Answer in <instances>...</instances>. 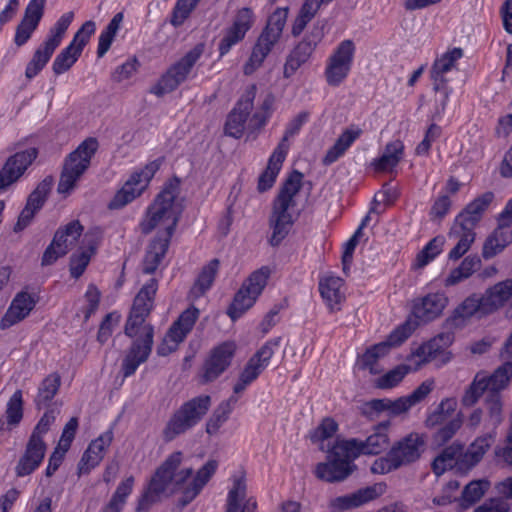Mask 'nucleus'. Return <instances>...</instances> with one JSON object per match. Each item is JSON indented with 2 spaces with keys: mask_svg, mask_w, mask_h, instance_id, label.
Instances as JSON below:
<instances>
[{
  "mask_svg": "<svg viewBox=\"0 0 512 512\" xmlns=\"http://www.w3.org/2000/svg\"><path fill=\"white\" fill-rule=\"evenodd\" d=\"M184 455L181 451L171 453L156 469L147 488L138 500L136 512L147 511L153 504L175 493H180L177 505L180 508L190 504L216 473L219 463L209 459L195 475L192 467L181 468Z\"/></svg>",
  "mask_w": 512,
  "mask_h": 512,
  "instance_id": "obj_1",
  "label": "nucleus"
},
{
  "mask_svg": "<svg viewBox=\"0 0 512 512\" xmlns=\"http://www.w3.org/2000/svg\"><path fill=\"white\" fill-rule=\"evenodd\" d=\"M302 178V173L293 171L273 200L269 216V227L272 230L269 242L272 246H278L286 238L300 215L295 197L302 187Z\"/></svg>",
  "mask_w": 512,
  "mask_h": 512,
  "instance_id": "obj_2",
  "label": "nucleus"
},
{
  "mask_svg": "<svg viewBox=\"0 0 512 512\" xmlns=\"http://www.w3.org/2000/svg\"><path fill=\"white\" fill-rule=\"evenodd\" d=\"M179 194L180 180L177 177L168 180L149 206L146 218L140 223L144 234H149L156 227H162L164 232L160 236L172 237L183 210Z\"/></svg>",
  "mask_w": 512,
  "mask_h": 512,
  "instance_id": "obj_3",
  "label": "nucleus"
},
{
  "mask_svg": "<svg viewBox=\"0 0 512 512\" xmlns=\"http://www.w3.org/2000/svg\"><path fill=\"white\" fill-rule=\"evenodd\" d=\"M211 407L209 395H199L184 402L175 410L162 430L165 442H171L195 427Z\"/></svg>",
  "mask_w": 512,
  "mask_h": 512,
  "instance_id": "obj_4",
  "label": "nucleus"
},
{
  "mask_svg": "<svg viewBox=\"0 0 512 512\" xmlns=\"http://www.w3.org/2000/svg\"><path fill=\"white\" fill-rule=\"evenodd\" d=\"M287 14V9L278 8L268 18L266 27L259 35L255 45L252 48L249 59L243 66V72L245 75L253 74L262 66L265 58L271 52L272 48L282 35V31L287 19Z\"/></svg>",
  "mask_w": 512,
  "mask_h": 512,
  "instance_id": "obj_5",
  "label": "nucleus"
},
{
  "mask_svg": "<svg viewBox=\"0 0 512 512\" xmlns=\"http://www.w3.org/2000/svg\"><path fill=\"white\" fill-rule=\"evenodd\" d=\"M351 444L353 443L346 440H337L328 450L327 462L316 465V477L333 483L343 481L351 475L356 468L353 461L357 458L350 448Z\"/></svg>",
  "mask_w": 512,
  "mask_h": 512,
  "instance_id": "obj_6",
  "label": "nucleus"
},
{
  "mask_svg": "<svg viewBox=\"0 0 512 512\" xmlns=\"http://www.w3.org/2000/svg\"><path fill=\"white\" fill-rule=\"evenodd\" d=\"M157 289V281L150 279L137 293L125 324L124 332L128 337L138 336L137 339L146 340L148 328L152 330V338L154 337L153 326L146 323V318L153 309Z\"/></svg>",
  "mask_w": 512,
  "mask_h": 512,
  "instance_id": "obj_7",
  "label": "nucleus"
},
{
  "mask_svg": "<svg viewBox=\"0 0 512 512\" xmlns=\"http://www.w3.org/2000/svg\"><path fill=\"white\" fill-rule=\"evenodd\" d=\"M97 149V139L89 137L66 157L57 187L60 194H67L75 187L77 181L89 168Z\"/></svg>",
  "mask_w": 512,
  "mask_h": 512,
  "instance_id": "obj_8",
  "label": "nucleus"
},
{
  "mask_svg": "<svg viewBox=\"0 0 512 512\" xmlns=\"http://www.w3.org/2000/svg\"><path fill=\"white\" fill-rule=\"evenodd\" d=\"M203 51L204 47L202 44H198L188 51L167 69L157 84L151 88L150 92L156 96H163L164 94L176 90L188 79L194 65L203 54Z\"/></svg>",
  "mask_w": 512,
  "mask_h": 512,
  "instance_id": "obj_9",
  "label": "nucleus"
},
{
  "mask_svg": "<svg viewBox=\"0 0 512 512\" xmlns=\"http://www.w3.org/2000/svg\"><path fill=\"white\" fill-rule=\"evenodd\" d=\"M416 328L417 323L407 319L390 333L387 341L375 344L365 351L360 360V367L369 370L371 374L380 373L382 369L378 366L379 359L386 356L391 347L398 346L408 339Z\"/></svg>",
  "mask_w": 512,
  "mask_h": 512,
  "instance_id": "obj_10",
  "label": "nucleus"
},
{
  "mask_svg": "<svg viewBox=\"0 0 512 512\" xmlns=\"http://www.w3.org/2000/svg\"><path fill=\"white\" fill-rule=\"evenodd\" d=\"M269 275L270 270L267 267H262L254 271L243 283L227 312L233 321L253 306L265 288Z\"/></svg>",
  "mask_w": 512,
  "mask_h": 512,
  "instance_id": "obj_11",
  "label": "nucleus"
},
{
  "mask_svg": "<svg viewBox=\"0 0 512 512\" xmlns=\"http://www.w3.org/2000/svg\"><path fill=\"white\" fill-rule=\"evenodd\" d=\"M355 44L352 40H343L328 57L325 67V79L328 85L337 87L349 75L355 54Z\"/></svg>",
  "mask_w": 512,
  "mask_h": 512,
  "instance_id": "obj_12",
  "label": "nucleus"
},
{
  "mask_svg": "<svg viewBox=\"0 0 512 512\" xmlns=\"http://www.w3.org/2000/svg\"><path fill=\"white\" fill-rule=\"evenodd\" d=\"M160 168L158 161L148 163L140 171L134 172L108 204L110 209H120L140 196Z\"/></svg>",
  "mask_w": 512,
  "mask_h": 512,
  "instance_id": "obj_13",
  "label": "nucleus"
},
{
  "mask_svg": "<svg viewBox=\"0 0 512 512\" xmlns=\"http://www.w3.org/2000/svg\"><path fill=\"white\" fill-rule=\"evenodd\" d=\"M480 220L477 215L466 214V208L456 217L448 234L449 239L456 241L448 254L450 260L460 259L470 249L475 240L474 229Z\"/></svg>",
  "mask_w": 512,
  "mask_h": 512,
  "instance_id": "obj_14",
  "label": "nucleus"
},
{
  "mask_svg": "<svg viewBox=\"0 0 512 512\" xmlns=\"http://www.w3.org/2000/svg\"><path fill=\"white\" fill-rule=\"evenodd\" d=\"M235 351L236 344L233 341H225L212 348L199 373L200 383H211L222 375L231 365Z\"/></svg>",
  "mask_w": 512,
  "mask_h": 512,
  "instance_id": "obj_15",
  "label": "nucleus"
},
{
  "mask_svg": "<svg viewBox=\"0 0 512 512\" xmlns=\"http://www.w3.org/2000/svg\"><path fill=\"white\" fill-rule=\"evenodd\" d=\"M199 314L200 311L195 306H190L184 310L169 328L162 343L158 346V355L167 356L174 352L193 329Z\"/></svg>",
  "mask_w": 512,
  "mask_h": 512,
  "instance_id": "obj_16",
  "label": "nucleus"
},
{
  "mask_svg": "<svg viewBox=\"0 0 512 512\" xmlns=\"http://www.w3.org/2000/svg\"><path fill=\"white\" fill-rule=\"evenodd\" d=\"M255 19V14L249 7H243L236 11L231 26L225 30L224 36L219 42L220 56L226 55L233 46L245 38L246 33L253 27Z\"/></svg>",
  "mask_w": 512,
  "mask_h": 512,
  "instance_id": "obj_17",
  "label": "nucleus"
},
{
  "mask_svg": "<svg viewBox=\"0 0 512 512\" xmlns=\"http://www.w3.org/2000/svg\"><path fill=\"white\" fill-rule=\"evenodd\" d=\"M255 96L256 86L251 85L228 114L224 126L225 135L235 139H239L243 135L248 116L253 109Z\"/></svg>",
  "mask_w": 512,
  "mask_h": 512,
  "instance_id": "obj_18",
  "label": "nucleus"
},
{
  "mask_svg": "<svg viewBox=\"0 0 512 512\" xmlns=\"http://www.w3.org/2000/svg\"><path fill=\"white\" fill-rule=\"evenodd\" d=\"M38 156V150L30 147L11 155L0 169V192L16 183Z\"/></svg>",
  "mask_w": 512,
  "mask_h": 512,
  "instance_id": "obj_19",
  "label": "nucleus"
},
{
  "mask_svg": "<svg viewBox=\"0 0 512 512\" xmlns=\"http://www.w3.org/2000/svg\"><path fill=\"white\" fill-rule=\"evenodd\" d=\"M425 448V437L422 434L412 432L395 442L389 451L401 468L418 461Z\"/></svg>",
  "mask_w": 512,
  "mask_h": 512,
  "instance_id": "obj_20",
  "label": "nucleus"
},
{
  "mask_svg": "<svg viewBox=\"0 0 512 512\" xmlns=\"http://www.w3.org/2000/svg\"><path fill=\"white\" fill-rule=\"evenodd\" d=\"M152 330L148 328L146 340L135 339L126 350L121 362V373L124 378L132 376L138 367L145 363L153 347Z\"/></svg>",
  "mask_w": 512,
  "mask_h": 512,
  "instance_id": "obj_21",
  "label": "nucleus"
},
{
  "mask_svg": "<svg viewBox=\"0 0 512 512\" xmlns=\"http://www.w3.org/2000/svg\"><path fill=\"white\" fill-rule=\"evenodd\" d=\"M45 0H31L24 12V16L17 25L14 36V43L17 47L25 45L37 29L43 14Z\"/></svg>",
  "mask_w": 512,
  "mask_h": 512,
  "instance_id": "obj_22",
  "label": "nucleus"
},
{
  "mask_svg": "<svg viewBox=\"0 0 512 512\" xmlns=\"http://www.w3.org/2000/svg\"><path fill=\"white\" fill-rule=\"evenodd\" d=\"M511 220L512 213H506L505 208L500 215L498 227L484 242L482 256L485 259L494 257L512 242Z\"/></svg>",
  "mask_w": 512,
  "mask_h": 512,
  "instance_id": "obj_23",
  "label": "nucleus"
},
{
  "mask_svg": "<svg viewBox=\"0 0 512 512\" xmlns=\"http://www.w3.org/2000/svg\"><path fill=\"white\" fill-rule=\"evenodd\" d=\"M38 295L28 291L18 292L0 321L1 329H7L24 320L38 302Z\"/></svg>",
  "mask_w": 512,
  "mask_h": 512,
  "instance_id": "obj_24",
  "label": "nucleus"
},
{
  "mask_svg": "<svg viewBox=\"0 0 512 512\" xmlns=\"http://www.w3.org/2000/svg\"><path fill=\"white\" fill-rule=\"evenodd\" d=\"M484 314L492 313L509 303L506 309V317L512 319V279L498 282L488 288L482 295Z\"/></svg>",
  "mask_w": 512,
  "mask_h": 512,
  "instance_id": "obj_25",
  "label": "nucleus"
},
{
  "mask_svg": "<svg viewBox=\"0 0 512 512\" xmlns=\"http://www.w3.org/2000/svg\"><path fill=\"white\" fill-rule=\"evenodd\" d=\"M46 448L43 439H36L35 436H30L25 451L15 467L16 475L24 477L35 471L44 459Z\"/></svg>",
  "mask_w": 512,
  "mask_h": 512,
  "instance_id": "obj_26",
  "label": "nucleus"
},
{
  "mask_svg": "<svg viewBox=\"0 0 512 512\" xmlns=\"http://www.w3.org/2000/svg\"><path fill=\"white\" fill-rule=\"evenodd\" d=\"M387 429L388 423L380 424L376 427L375 432L368 436L366 440L362 441L352 438L346 441L353 443L350 448L355 453L356 457L361 454L377 455L386 450L389 445Z\"/></svg>",
  "mask_w": 512,
  "mask_h": 512,
  "instance_id": "obj_27",
  "label": "nucleus"
},
{
  "mask_svg": "<svg viewBox=\"0 0 512 512\" xmlns=\"http://www.w3.org/2000/svg\"><path fill=\"white\" fill-rule=\"evenodd\" d=\"M112 440L113 432L106 431L89 444L78 464L79 475L88 474L99 465L104 457V451L111 445Z\"/></svg>",
  "mask_w": 512,
  "mask_h": 512,
  "instance_id": "obj_28",
  "label": "nucleus"
},
{
  "mask_svg": "<svg viewBox=\"0 0 512 512\" xmlns=\"http://www.w3.org/2000/svg\"><path fill=\"white\" fill-rule=\"evenodd\" d=\"M448 299L440 293L428 294L414 304L413 315L408 317L417 323L428 322L439 317L446 307Z\"/></svg>",
  "mask_w": 512,
  "mask_h": 512,
  "instance_id": "obj_29",
  "label": "nucleus"
},
{
  "mask_svg": "<svg viewBox=\"0 0 512 512\" xmlns=\"http://www.w3.org/2000/svg\"><path fill=\"white\" fill-rule=\"evenodd\" d=\"M247 483L245 477L233 478V486L228 492L226 512H256L257 502L253 497L246 498Z\"/></svg>",
  "mask_w": 512,
  "mask_h": 512,
  "instance_id": "obj_30",
  "label": "nucleus"
},
{
  "mask_svg": "<svg viewBox=\"0 0 512 512\" xmlns=\"http://www.w3.org/2000/svg\"><path fill=\"white\" fill-rule=\"evenodd\" d=\"M495 440L496 431L494 430L478 436L462 455V459L460 460L462 471H469L475 467L483 459Z\"/></svg>",
  "mask_w": 512,
  "mask_h": 512,
  "instance_id": "obj_31",
  "label": "nucleus"
},
{
  "mask_svg": "<svg viewBox=\"0 0 512 512\" xmlns=\"http://www.w3.org/2000/svg\"><path fill=\"white\" fill-rule=\"evenodd\" d=\"M463 454V445L460 443H453L452 445L444 448L432 463L434 473L439 476L446 470L452 468H455L461 473H465L466 471H462L460 465V460L462 459Z\"/></svg>",
  "mask_w": 512,
  "mask_h": 512,
  "instance_id": "obj_32",
  "label": "nucleus"
},
{
  "mask_svg": "<svg viewBox=\"0 0 512 512\" xmlns=\"http://www.w3.org/2000/svg\"><path fill=\"white\" fill-rule=\"evenodd\" d=\"M342 286L343 280L335 276L324 277L319 282L320 294L331 312L340 310V304L344 300Z\"/></svg>",
  "mask_w": 512,
  "mask_h": 512,
  "instance_id": "obj_33",
  "label": "nucleus"
},
{
  "mask_svg": "<svg viewBox=\"0 0 512 512\" xmlns=\"http://www.w3.org/2000/svg\"><path fill=\"white\" fill-rule=\"evenodd\" d=\"M362 132V129L355 125H351L344 130L335 144L327 151L323 159L324 164L330 165L337 161L352 143L361 136Z\"/></svg>",
  "mask_w": 512,
  "mask_h": 512,
  "instance_id": "obj_34",
  "label": "nucleus"
},
{
  "mask_svg": "<svg viewBox=\"0 0 512 512\" xmlns=\"http://www.w3.org/2000/svg\"><path fill=\"white\" fill-rule=\"evenodd\" d=\"M378 496L376 487H367L353 494L340 496L333 499L330 507L334 510L344 511L351 508L359 507Z\"/></svg>",
  "mask_w": 512,
  "mask_h": 512,
  "instance_id": "obj_35",
  "label": "nucleus"
},
{
  "mask_svg": "<svg viewBox=\"0 0 512 512\" xmlns=\"http://www.w3.org/2000/svg\"><path fill=\"white\" fill-rule=\"evenodd\" d=\"M170 239L169 237L158 235L150 243L143 261V272L145 274H152L156 271L167 252Z\"/></svg>",
  "mask_w": 512,
  "mask_h": 512,
  "instance_id": "obj_36",
  "label": "nucleus"
},
{
  "mask_svg": "<svg viewBox=\"0 0 512 512\" xmlns=\"http://www.w3.org/2000/svg\"><path fill=\"white\" fill-rule=\"evenodd\" d=\"M316 46L310 39H303L289 54L285 66L284 75L291 76L296 70L308 61Z\"/></svg>",
  "mask_w": 512,
  "mask_h": 512,
  "instance_id": "obj_37",
  "label": "nucleus"
},
{
  "mask_svg": "<svg viewBox=\"0 0 512 512\" xmlns=\"http://www.w3.org/2000/svg\"><path fill=\"white\" fill-rule=\"evenodd\" d=\"M482 296L472 295L466 298L453 312V315L448 319L451 326L459 327L463 325L464 321L475 313L480 312L484 314V307L482 305Z\"/></svg>",
  "mask_w": 512,
  "mask_h": 512,
  "instance_id": "obj_38",
  "label": "nucleus"
},
{
  "mask_svg": "<svg viewBox=\"0 0 512 512\" xmlns=\"http://www.w3.org/2000/svg\"><path fill=\"white\" fill-rule=\"evenodd\" d=\"M237 402L238 396L231 395L216 407L206 423V432L209 435H214L218 432L220 427L228 420Z\"/></svg>",
  "mask_w": 512,
  "mask_h": 512,
  "instance_id": "obj_39",
  "label": "nucleus"
},
{
  "mask_svg": "<svg viewBox=\"0 0 512 512\" xmlns=\"http://www.w3.org/2000/svg\"><path fill=\"white\" fill-rule=\"evenodd\" d=\"M481 267V259L477 255H469L461 264L453 269L445 279V286L456 285L473 275Z\"/></svg>",
  "mask_w": 512,
  "mask_h": 512,
  "instance_id": "obj_40",
  "label": "nucleus"
},
{
  "mask_svg": "<svg viewBox=\"0 0 512 512\" xmlns=\"http://www.w3.org/2000/svg\"><path fill=\"white\" fill-rule=\"evenodd\" d=\"M218 268H219V260L218 259H212L207 265H205L193 287L191 288V296L193 298H199L201 296H203L212 286L213 282H214V279L216 277V274L218 272Z\"/></svg>",
  "mask_w": 512,
  "mask_h": 512,
  "instance_id": "obj_41",
  "label": "nucleus"
},
{
  "mask_svg": "<svg viewBox=\"0 0 512 512\" xmlns=\"http://www.w3.org/2000/svg\"><path fill=\"white\" fill-rule=\"evenodd\" d=\"M285 158V154L277 150L273 151L272 155L268 160L266 169L263 171V173L259 176L258 179L257 188L260 192H265L273 186Z\"/></svg>",
  "mask_w": 512,
  "mask_h": 512,
  "instance_id": "obj_42",
  "label": "nucleus"
},
{
  "mask_svg": "<svg viewBox=\"0 0 512 512\" xmlns=\"http://www.w3.org/2000/svg\"><path fill=\"white\" fill-rule=\"evenodd\" d=\"M134 477L129 476L119 483L109 502L100 512H121L126 504L128 496L132 493Z\"/></svg>",
  "mask_w": 512,
  "mask_h": 512,
  "instance_id": "obj_43",
  "label": "nucleus"
},
{
  "mask_svg": "<svg viewBox=\"0 0 512 512\" xmlns=\"http://www.w3.org/2000/svg\"><path fill=\"white\" fill-rule=\"evenodd\" d=\"M61 385V377L58 373H51L45 377L39 388L35 398V405L38 409H41L48 405V403L57 394Z\"/></svg>",
  "mask_w": 512,
  "mask_h": 512,
  "instance_id": "obj_44",
  "label": "nucleus"
},
{
  "mask_svg": "<svg viewBox=\"0 0 512 512\" xmlns=\"http://www.w3.org/2000/svg\"><path fill=\"white\" fill-rule=\"evenodd\" d=\"M56 48V46L45 40L43 44L36 49L32 59L27 64L25 70L26 77L29 79L35 77L49 62Z\"/></svg>",
  "mask_w": 512,
  "mask_h": 512,
  "instance_id": "obj_45",
  "label": "nucleus"
},
{
  "mask_svg": "<svg viewBox=\"0 0 512 512\" xmlns=\"http://www.w3.org/2000/svg\"><path fill=\"white\" fill-rule=\"evenodd\" d=\"M404 145L401 141L396 140L385 146L382 156L374 161L377 171H388L394 168L401 160Z\"/></svg>",
  "mask_w": 512,
  "mask_h": 512,
  "instance_id": "obj_46",
  "label": "nucleus"
},
{
  "mask_svg": "<svg viewBox=\"0 0 512 512\" xmlns=\"http://www.w3.org/2000/svg\"><path fill=\"white\" fill-rule=\"evenodd\" d=\"M490 483L487 480H474L468 483L458 499L462 508H468L479 501L488 490Z\"/></svg>",
  "mask_w": 512,
  "mask_h": 512,
  "instance_id": "obj_47",
  "label": "nucleus"
},
{
  "mask_svg": "<svg viewBox=\"0 0 512 512\" xmlns=\"http://www.w3.org/2000/svg\"><path fill=\"white\" fill-rule=\"evenodd\" d=\"M83 230L84 227L78 220H73L65 226L58 228L54 234V237H57L59 234L61 235L57 244L58 248L61 249L65 246V253H68L81 236Z\"/></svg>",
  "mask_w": 512,
  "mask_h": 512,
  "instance_id": "obj_48",
  "label": "nucleus"
},
{
  "mask_svg": "<svg viewBox=\"0 0 512 512\" xmlns=\"http://www.w3.org/2000/svg\"><path fill=\"white\" fill-rule=\"evenodd\" d=\"M489 383L487 382V375L485 372H479L475 375L472 383L466 389L463 397H462V405L471 407L473 406L479 398L483 395L485 391L489 392Z\"/></svg>",
  "mask_w": 512,
  "mask_h": 512,
  "instance_id": "obj_49",
  "label": "nucleus"
},
{
  "mask_svg": "<svg viewBox=\"0 0 512 512\" xmlns=\"http://www.w3.org/2000/svg\"><path fill=\"white\" fill-rule=\"evenodd\" d=\"M124 15L122 12H119L113 16L111 21L108 23L105 30H103L99 36V43L97 48V56L99 58L103 57L105 53L109 50L120 26L123 21Z\"/></svg>",
  "mask_w": 512,
  "mask_h": 512,
  "instance_id": "obj_50",
  "label": "nucleus"
},
{
  "mask_svg": "<svg viewBox=\"0 0 512 512\" xmlns=\"http://www.w3.org/2000/svg\"><path fill=\"white\" fill-rule=\"evenodd\" d=\"M82 51L74 44L70 43L54 59L52 70L54 74L60 75L68 71L78 60Z\"/></svg>",
  "mask_w": 512,
  "mask_h": 512,
  "instance_id": "obj_51",
  "label": "nucleus"
},
{
  "mask_svg": "<svg viewBox=\"0 0 512 512\" xmlns=\"http://www.w3.org/2000/svg\"><path fill=\"white\" fill-rule=\"evenodd\" d=\"M512 378V362L505 361L499 366L493 374L487 376V382L489 383V393H498L505 389Z\"/></svg>",
  "mask_w": 512,
  "mask_h": 512,
  "instance_id": "obj_52",
  "label": "nucleus"
},
{
  "mask_svg": "<svg viewBox=\"0 0 512 512\" xmlns=\"http://www.w3.org/2000/svg\"><path fill=\"white\" fill-rule=\"evenodd\" d=\"M309 112L302 111L293 117L286 126L284 135L275 150L287 155L289 150L288 140L299 133L302 126L308 121Z\"/></svg>",
  "mask_w": 512,
  "mask_h": 512,
  "instance_id": "obj_53",
  "label": "nucleus"
},
{
  "mask_svg": "<svg viewBox=\"0 0 512 512\" xmlns=\"http://www.w3.org/2000/svg\"><path fill=\"white\" fill-rule=\"evenodd\" d=\"M97 243L95 241L87 242V250L73 254L70 258V273L74 278H79L85 271L90 262L91 256L95 253Z\"/></svg>",
  "mask_w": 512,
  "mask_h": 512,
  "instance_id": "obj_54",
  "label": "nucleus"
},
{
  "mask_svg": "<svg viewBox=\"0 0 512 512\" xmlns=\"http://www.w3.org/2000/svg\"><path fill=\"white\" fill-rule=\"evenodd\" d=\"M456 402L453 399H443L437 406L435 411L428 415L425 424L429 428L444 425L448 420V416L454 412Z\"/></svg>",
  "mask_w": 512,
  "mask_h": 512,
  "instance_id": "obj_55",
  "label": "nucleus"
},
{
  "mask_svg": "<svg viewBox=\"0 0 512 512\" xmlns=\"http://www.w3.org/2000/svg\"><path fill=\"white\" fill-rule=\"evenodd\" d=\"M264 369L258 365L254 360L249 359L243 371L240 373L237 383L233 387L232 395H239L247 386L255 381Z\"/></svg>",
  "mask_w": 512,
  "mask_h": 512,
  "instance_id": "obj_56",
  "label": "nucleus"
},
{
  "mask_svg": "<svg viewBox=\"0 0 512 512\" xmlns=\"http://www.w3.org/2000/svg\"><path fill=\"white\" fill-rule=\"evenodd\" d=\"M53 180L51 177H47L42 180L37 187L29 194L26 205L39 211L47 200V197L51 191Z\"/></svg>",
  "mask_w": 512,
  "mask_h": 512,
  "instance_id": "obj_57",
  "label": "nucleus"
},
{
  "mask_svg": "<svg viewBox=\"0 0 512 512\" xmlns=\"http://www.w3.org/2000/svg\"><path fill=\"white\" fill-rule=\"evenodd\" d=\"M444 237L437 236L430 240L428 244L418 253L415 266L422 268L432 261L440 252L444 245Z\"/></svg>",
  "mask_w": 512,
  "mask_h": 512,
  "instance_id": "obj_58",
  "label": "nucleus"
},
{
  "mask_svg": "<svg viewBox=\"0 0 512 512\" xmlns=\"http://www.w3.org/2000/svg\"><path fill=\"white\" fill-rule=\"evenodd\" d=\"M74 18V13L72 11L63 14L54 26L50 29L49 35L46 39L50 44L58 47L69 27L72 20Z\"/></svg>",
  "mask_w": 512,
  "mask_h": 512,
  "instance_id": "obj_59",
  "label": "nucleus"
},
{
  "mask_svg": "<svg viewBox=\"0 0 512 512\" xmlns=\"http://www.w3.org/2000/svg\"><path fill=\"white\" fill-rule=\"evenodd\" d=\"M410 367L407 365H399L388 371L376 380V386L380 389H389L398 385L403 378L409 373Z\"/></svg>",
  "mask_w": 512,
  "mask_h": 512,
  "instance_id": "obj_60",
  "label": "nucleus"
},
{
  "mask_svg": "<svg viewBox=\"0 0 512 512\" xmlns=\"http://www.w3.org/2000/svg\"><path fill=\"white\" fill-rule=\"evenodd\" d=\"M463 57V50L461 48H453L445 52L440 58L436 59L432 65L431 70L436 73L445 74L449 72L455 63Z\"/></svg>",
  "mask_w": 512,
  "mask_h": 512,
  "instance_id": "obj_61",
  "label": "nucleus"
},
{
  "mask_svg": "<svg viewBox=\"0 0 512 512\" xmlns=\"http://www.w3.org/2000/svg\"><path fill=\"white\" fill-rule=\"evenodd\" d=\"M338 431V423L332 417H325L320 424L310 433L313 443L323 442L335 435Z\"/></svg>",
  "mask_w": 512,
  "mask_h": 512,
  "instance_id": "obj_62",
  "label": "nucleus"
},
{
  "mask_svg": "<svg viewBox=\"0 0 512 512\" xmlns=\"http://www.w3.org/2000/svg\"><path fill=\"white\" fill-rule=\"evenodd\" d=\"M462 423L463 422L460 415H457V417L448 420L434 433V442L437 445H444L446 442L453 438V436L461 428Z\"/></svg>",
  "mask_w": 512,
  "mask_h": 512,
  "instance_id": "obj_63",
  "label": "nucleus"
},
{
  "mask_svg": "<svg viewBox=\"0 0 512 512\" xmlns=\"http://www.w3.org/2000/svg\"><path fill=\"white\" fill-rule=\"evenodd\" d=\"M7 424L16 426L23 417L22 391L17 390L11 396L6 409Z\"/></svg>",
  "mask_w": 512,
  "mask_h": 512,
  "instance_id": "obj_64",
  "label": "nucleus"
}]
</instances>
